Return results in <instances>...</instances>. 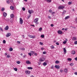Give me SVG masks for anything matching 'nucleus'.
<instances>
[{"instance_id": "nucleus-54", "label": "nucleus", "mask_w": 77, "mask_h": 77, "mask_svg": "<svg viewBox=\"0 0 77 77\" xmlns=\"http://www.w3.org/2000/svg\"><path fill=\"white\" fill-rule=\"evenodd\" d=\"M41 62L38 63V65H41Z\"/></svg>"}, {"instance_id": "nucleus-48", "label": "nucleus", "mask_w": 77, "mask_h": 77, "mask_svg": "<svg viewBox=\"0 0 77 77\" xmlns=\"http://www.w3.org/2000/svg\"><path fill=\"white\" fill-rule=\"evenodd\" d=\"M43 54H46V51L43 52Z\"/></svg>"}, {"instance_id": "nucleus-51", "label": "nucleus", "mask_w": 77, "mask_h": 77, "mask_svg": "<svg viewBox=\"0 0 77 77\" xmlns=\"http://www.w3.org/2000/svg\"><path fill=\"white\" fill-rule=\"evenodd\" d=\"M7 3H8V4H9V3H10V2H9V1H7Z\"/></svg>"}, {"instance_id": "nucleus-34", "label": "nucleus", "mask_w": 77, "mask_h": 77, "mask_svg": "<svg viewBox=\"0 0 77 77\" xmlns=\"http://www.w3.org/2000/svg\"><path fill=\"white\" fill-rule=\"evenodd\" d=\"M41 38H43L44 37V35H41Z\"/></svg>"}, {"instance_id": "nucleus-47", "label": "nucleus", "mask_w": 77, "mask_h": 77, "mask_svg": "<svg viewBox=\"0 0 77 77\" xmlns=\"http://www.w3.org/2000/svg\"><path fill=\"white\" fill-rule=\"evenodd\" d=\"M56 45H59V43L58 42H57L56 43Z\"/></svg>"}, {"instance_id": "nucleus-35", "label": "nucleus", "mask_w": 77, "mask_h": 77, "mask_svg": "<svg viewBox=\"0 0 77 77\" xmlns=\"http://www.w3.org/2000/svg\"><path fill=\"white\" fill-rule=\"evenodd\" d=\"M55 63H59V61H55Z\"/></svg>"}, {"instance_id": "nucleus-57", "label": "nucleus", "mask_w": 77, "mask_h": 77, "mask_svg": "<svg viewBox=\"0 0 77 77\" xmlns=\"http://www.w3.org/2000/svg\"><path fill=\"white\" fill-rule=\"evenodd\" d=\"M41 50H44V48H41Z\"/></svg>"}, {"instance_id": "nucleus-62", "label": "nucleus", "mask_w": 77, "mask_h": 77, "mask_svg": "<svg viewBox=\"0 0 77 77\" xmlns=\"http://www.w3.org/2000/svg\"><path fill=\"white\" fill-rule=\"evenodd\" d=\"M17 42L18 44H20V42L17 41Z\"/></svg>"}, {"instance_id": "nucleus-49", "label": "nucleus", "mask_w": 77, "mask_h": 77, "mask_svg": "<svg viewBox=\"0 0 77 77\" xmlns=\"http://www.w3.org/2000/svg\"><path fill=\"white\" fill-rule=\"evenodd\" d=\"M0 30H1V31H2V32H3V29H2V28H1V27L0 28Z\"/></svg>"}, {"instance_id": "nucleus-17", "label": "nucleus", "mask_w": 77, "mask_h": 77, "mask_svg": "<svg viewBox=\"0 0 77 77\" xmlns=\"http://www.w3.org/2000/svg\"><path fill=\"white\" fill-rule=\"evenodd\" d=\"M77 39V38L75 37H73L72 38V40H73V41H75Z\"/></svg>"}, {"instance_id": "nucleus-13", "label": "nucleus", "mask_w": 77, "mask_h": 77, "mask_svg": "<svg viewBox=\"0 0 77 77\" xmlns=\"http://www.w3.org/2000/svg\"><path fill=\"white\" fill-rule=\"evenodd\" d=\"M63 50L64 53H65V54H66V50L65 48H63Z\"/></svg>"}, {"instance_id": "nucleus-29", "label": "nucleus", "mask_w": 77, "mask_h": 77, "mask_svg": "<svg viewBox=\"0 0 77 77\" xmlns=\"http://www.w3.org/2000/svg\"><path fill=\"white\" fill-rule=\"evenodd\" d=\"M17 64H20V61H17Z\"/></svg>"}, {"instance_id": "nucleus-43", "label": "nucleus", "mask_w": 77, "mask_h": 77, "mask_svg": "<svg viewBox=\"0 0 77 77\" xmlns=\"http://www.w3.org/2000/svg\"><path fill=\"white\" fill-rule=\"evenodd\" d=\"M28 36H29V38H32V35H29Z\"/></svg>"}, {"instance_id": "nucleus-25", "label": "nucleus", "mask_w": 77, "mask_h": 77, "mask_svg": "<svg viewBox=\"0 0 77 77\" xmlns=\"http://www.w3.org/2000/svg\"><path fill=\"white\" fill-rule=\"evenodd\" d=\"M14 69L15 71H18V69L16 68H14Z\"/></svg>"}, {"instance_id": "nucleus-11", "label": "nucleus", "mask_w": 77, "mask_h": 77, "mask_svg": "<svg viewBox=\"0 0 77 77\" xmlns=\"http://www.w3.org/2000/svg\"><path fill=\"white\" fill-rule=\"evenodd\" d=\"M26 64H31V63H30L29 60L26 61Z\"/></svg>"}, {"instance_id": "nucleus-24", "label": "nucleus", "mask_w": 77, "mask_h": 77, "mask_svg": "<svg viewBox=\"0 0 77 77\" xmlns=\"http://www.w3.org/2000/svg\"><path fill=\"white\" fill-rule=\"evenodd\" d=\"M9 51H13V48H9Z\"/></svg>"}, {"instance_id": "nucleus-4", "label": "nucleus", "mask_w": 77, "mask_h": 77, "mask_svg": "<svg viewBox=\"0 0 77 77\" xmlns=\"http://www.w3.org/2000/svg\"><path fill=\"white\" fill-rule=\"evenodd\" d=\"M39 60L40 62H43V61L45 60V58L44 57L41 58Z\"/></svg>"}, {"instance_id": "nucleus-61", "label": "nucleus", "mask_w": 77, "mask_h": 77, "mask_svg": "<svg viewBox=\"0 0 77 77\" xmlns=\"http://www.w3.org/2000/svg\"><path fill=\"white\" fill-rule=\"evenodd\" d=\"M60 72H63V70H60Z\"/></svg>"}, {"instance_id": "nucleus-52", "label": "nucleus", "mask_w": 77, "mask_h": 77, "mask_svg": "<svg viewBox=\"0 0 77 77\" xmlns=\"http://www.w3.org/2000/svg\"><path fill=\"white\" fill-rule=\"evenodd\" d=\"M51 27H53L54 26V25H53V24H51Z\"/></svg>"}, {"instance_id": "nucleus-53", "label": "nucleus", "mask_w": 77, "mask_h": 77, "mask_svg": "<svg viewBox=\"0 0 77 77\" xmlns=\"http://www.w3.org/2000/svg\"><path fill=\"white\" fill-rule=\"evenodd\" d=\"M51 69H54V66H52L51 67Z\"/></svg>"}, {"instance_id": "nucleus-19", "label": "nucleus", "mask_w": 77, "mask_h": 77, "mask_svg": "<svg viewBox=\"0 0 77 77\" xmlns=\"http://www.w3.org/2000/svg\"><path fill=\"white\" fill-rule=\"evenodd\" d=\"M27 69H33V68H32V67H27Z\"/></svg>"}, {"instance_id": "nucleus-12", "label": "nucleus", "mask_w": 77, "mask_h": 77, "mask_svg": "<svg viewBox=\"0 0 77 77\" xmlns=\"http://www.w3.org/2000/svg\"><path fill=\"white\" fill-rule=\"evenodd\" d=\"M5 30H8L9 29V26H6L5 28Z\"/></svg>"}, {"instance_id": "nucleus-45", "label": "nucleus", "mask_w": 77, "mask_h": 77, "mask_svg": "<svg viewBox=\"0 0 77 77\" xmlns=\"http://www.w3.org/2000/svg\"><path fill=\"white\" fill-rule=\"evenodd\" d=\"M49 11L50 13H51V12H52V11H51V10H49Z\"/></svg>"}, {"instance_id": "nucleus-21", "label": "nucleus", "mask_w": 77, "mask_h": 77, "mask_svg": "<svg viewBox=\"0 0 77 77\" xmlns=\"http://www.w3.org/2000/svg\"><path fill=\"white\" fill-rule=\"evenodd\" d=\"M64 72H67L68 70H67V69H64Z\"/></svg>"}, {"instance_id": "nucleus-44", "label": "nucleus", "mask_w": 77, "mask_h": 77, "mask_svg": "<svg viewBox=\"0 0 77 77\" xmlns=\"http://www.w3.org/2000/svg\"><path fill=\"white\" fill-rule=\"evenodd\" d=\"M74 44H75V45H76L77 44V41H76L74 42Z\"/></svg>"}, {"instance_id": "nucleus-60", "label": "nucleus", "mask_w": 77, "mask_h": 77, "mask_svg": "<svg viewBox=\"0 0 77 77\" xmlns=\"http://www.w3.org/2000/svg\"><path fill=\"white\" fill-rule=\"evenodd\" d=\"M75 60H76L77 61V57H76L75 58Z\"/></svg>"}, {"instance_id": "nucleus-31", "label": "nucleus", "mask_w": 77, "mask_h": 77, "mask_svg": "<svg viewBox=\"0 0 77 77\" xmlns=\"http://www.w3.org/2000/svg\"><path fill=\"white\" fill-rule=\"evenodd\" d=\"M30 17H31V14H29V16L28 17V18L27 19H29V18H30Z\"/></svg>"}, {"instance_id": "nucleus-2", "label": "nucleus", "mask_w": 77, "mask_h": 77, "mask_svg": "<svg viewBox=\"0 0 77 77\" xmlns=\"http://www.w3.org/2000/svg\"><path fill=\"white\" fill-rule=\"evenodd\" d=\"M19 22L20 24H23V19H22V18H20Z\"/></svg>"}, {"instance_id": "nucleus-33", "label": "nucleus", "mask_w": 77, "mask_h": 77, "mask_svg": "<svg viewBox=\"0 0 77 77\" xmlns=\"http://www.w3.org/2000/svg\"><path fill=\"white\" fill-rule=\"evenodd\" d=\"M22 10H23V11H26V9H25V8L24 7H23L22 8Z\"/></svg>"}, {"instance_id": "nucleus-38", "label": "nucleus", "mask_w": 77, "mask_h": 77, "mask_svg": "<svg viewBox=\"0 0 77 77\" xmlns=\"http://www.w3.org/2000/svg\"><path fill=\"white\" fill-rule=\"evenodd\" d=\"M66 41H64L63 42V44H66Z\"/></svg>"}, {"instance_id": "nucleus-10", "label": "nucleus", "mask_w": 77, "mask_h": 77, "mask_svg": "<svg viewBox=\"0 0 77 77\" xmlns=\"http://www.w3.org/2000/svg\"><path fill=\"white\" fill-rule=\"evenodd\" d=\"M7 13H6L4 12L3 13V15H4V17H6V16H7Z\"/></svg>"}, {"instance_id": "nucleus-18", "label": "nucleus", "mask_w": 77, "mask_h": 77, "mask_svg": "<svg viewBox=\"0 0 77 77\" xmlns=\"http://www.w3.org/2000/svg\"><path fill=\"white\" fill-rule=\"evenodd\" d=\"M69 18V16H68L67 17H65V20H67V19H68V18Z\"/></svg>"}, {"instance_id": "nucleus-23", "label": "nucleus", "mask_w": 77, "mask_h": 77, "mask_svg": "<svg viewBox=\"0 0 77 77\" xmlns=\"http://www.w3.org/2000/svg\"><path fill=\"white\" fill-rule=\"evenodd\" d=\"M30 52L32 55L35 54V52L34 51H31Z\"/></svg>"}, {"instance_id": "nucleus-46", "label": "nucleus", "mask_w": 77, "mask_h": 77, "mask_svg": "<svg viewBox=\"0 0 77 77\" xmlns=\"http://www.w3.org/2000/svg\"><path fill=\"white\" fill-rule=\"evenodd\" d=\"M21 50H25V48H21Z\"/></svg>"}, {"instance_id": "nucleus-15", "label": "nucleus", "mask_w": 77, "mask_h": 77, "mask_svg": "<svg viewBox=\"0 0 77 77\" xmlns=\"http://www.w3.org/2000/svg\"><path fill=\"white\" fill-rule=\"evenodd\" d=\"M11 18H14V14H12L11 15Z\"/></svg>"}, {"instance_id": "nucleus-1", "label": "nucleus", "mask_w": 77, "mask_h": 77, "mask_svg": "<svg viewBox=\"0 0 77 77\" xmlns=\"http://www.w3.org/2000/svg\"><path fill=\"white\" fill-rule=\"evenodd\" d=\"M38 20H39V19L38 18L35 19L34 20V23H35V24H36V25L38 24L39 23L38 22Z\"/></svg>"}, {"instance_id": "nucleus-8", "label": "nucleus", "mask_w": 77, "mask_h": 77, "mask_svg": "<svg viewBox=\"0 0 77 77\" xmlns=\"http://www.w3.org/2000/svg\"><path fill=\"white\" fill-rule=\"evenodd\" d=\"M11 35V34L10 33H8L7 35H6V37L7 38H8V37H9V36H10Z\"/></svg>"}, {"instance_id": "nucleus-32", "label": "nucleus", "mask_w": 77, "mask_h": 77, "mask_svg": "<svg viewBox=\"0 0 77 77\" xmlns=\"http://www.w3.org/2000/svg\"><path fill=\"white\" fill-rule=\"evenodd\" d=\"M42 30V28H40L38 29V31H41Z\"/></svg>"}, {"instance_id": "nucleus-6", "label": "nucleus", "mask_w": 77, "mask_h": 77, "mask_svg": "<svg viewBox=\"0 0 77 77\" xmlns=\"http://www.w3.org/2000/svg\"><path fill=\"white\" fill-rule=\"evenodd\" d=\"M25 73L26 74H30V71L29 70H26L25 71Z\"/></svg>"}, {"instance_id": "nucleus-37", "label": "nucleus", "mask_w": 77, "mask_h": 77, "mask_svg": "<svg viewBox=\"0 0 77 77\" xmlns=\"http://www.w3.org/2000/svg\"><path fill=\"white\" fill-rule=\"evenodd\" d=\"M32 38H33V39L34 38H35V36L33 35L32 36V37H31Z\"/></svg>"}, {"instance_id": "nucleus-42", "label": "nucleus", "mask_w": 77, "mask_h": 77, "mask_svg": "<svg viewBox=\"0 0 77 77\" xmlns=\"http://www.w3.org/2000/svg\"><path fill=\"white\" fill-rule=\"evenodd\" d=\"M7 57L8 58H9V57H10V55H7Z\"/></svg>"}, {"instance_id": "nucleus-58", "label": "nucleus", "mask_w": 77, "mask_h": 77, "mask_svg": "<svg viewBox=\"0 0 77 77\" xmlns=\"http://www.w3.org/2000/svg\"><path fill=\"white\" fill-rule=\"evenodd\" d=\"M10 21H11V23L13 22V20L11 19V20H10Z\"/></svg>"}, {"instance_id": "nucleus-7", "label": "nucleus", "mask_w": 77, "mask_h": 77, "mask_svg": "<svg viewBox=\"0 0 77 77\" xmlns=\"http://www.w3.org/2000/svg\"><path fill=\"white\" fill-rule=\"evenodd\" d=\"M57 33L58 34H59L60 35H61L62 34V31H61L60 30H59L57 31Z\"/></svg>"}, {"instance_id": "nucleus-56", "label": "nucleus", "mask_w": 77, "mask_h": 77, "mask_svg": "<svg viewBox=\"0 0 77 77\" xmlns=\"http://www.w3.org/2000/svg\"><path fill=\"white\" fill-rule=\"evenodd\" d=\"M31 26H33V27H35V25H31Z\"/></svg>"}, {"instance_id": "nucleus-41", "label": "nucleus", "mask_w": 77, "mask_h": 77, "mask_svg": "<svg viewBox=\"0 0 77 77\" xmlns=\"http://www.w3.org/2000/svg\"><path fill=\"white\" fill-rule=\"evenodd\" d=\"M5 8H3L2 9V11H5Z\"/></svg>"}, {"instance_id": "nucleus-22", "label": "nucleus", "mask_w": 77, "mask_h": 77, "mask_svg": "<svg viewBox=\"0 0 77 77\" xmlns=\"http://www.w3.org/2000/svg\"><path fill=\"white\" fill-rule=\"evenodd\" d=\"M51 49H54V47L53 45L51 46Z\"/></svg>"}, {"instance_id": "nucleus-16", "label": "nucleus", "mask_w": 77, "mask_h": 77, "mask_svg": "<svg viewBox=\"0 0 77 77\" xmlns=\"http://www.w3.org/2000/svg\"><path fill=\"white\" fill-rule=\"evenodd\" d=\"M10 8L11 9V10H14V7H13V6H10Z\"/></svg>"}, {"instance_id": "nucleus-9", "label": "nucleus", "mask_w": 77, "mask_h": 77, "mask_svg": "<svg viewBox=\"0 0 77 77\" xmlns=\"http://www.w3.org/2000/svg\"><path fill=\"white\" fill-rule=\"evenodd\" d=\"M71 54H75V51L74 50L72 51L71 52Z\"/></svg>"}, {"instance_id": "nucleus-36", "label": "nucleus", "mask_w": 77, "mask_h": 77, "mask_svg": "<svg viewBox=\"0 0 77 77\" xmlns=\"http://www.w3.org/2000/svg\"><path fill=\"white\" fill-rule=\"evenodd\" d=\"M28 54L30 56H32V54L30 53H28Z\"/></svg>"}, {"instance_id": "nucleus-20", "label": "nucleus", "mask_w": 77, "mask_h": 77, "mask_svg": "<svg viewBox=\"0 0 77 77\" xmlns=\"http://www.w3.org/2000/svg\"><path fill=\"white\" fill-rule=\"evenodd\" d=\"M43 65H44V66H46V65H47V63L46 62H44L43 63Z\"/></svg>"}, {"instance_id": "nucleus-39", "label": "nucleus", "mask_w": 77, "mask_h": 77, "mask_svg": "<svg viewBox=\"0 0 77 77\" xmlns=\"http://www.w3.org/2000/svg\"><path fill=\"white\" fill-rule=\"evenodd\" d=\"M3 42L4 44H5L6 43V41H5V40H4L3 41Z\"/></svg>"}, {"instance_id": "nucleus-5", "label": "nucleus", "mask_w": 77, "mask_h": 77, "mask_svg": "<svg viewBox=\"0 0 77 77\" xmlns=\"http://www.w3.org/2000/svg\"><path fill=\"white\" fill-rule=\"evenodd\" d=\"M54 67L57 69H60V66L59 65H55L54 66Z\"/></svg>"}, {"instance_id": "nucleus-28", "label": "nucleus", "mask_w": 77, "mask_h": 77, "mask_svg": "<svg viewBox=\"0 0 77 77\" xmlns=\"http://www.w3.org/2000/svg\"><path fill=\"white\" fill-rule=\"evenodd\" d=\"M68 60L69 61H71L72 60V59L71 58H68Z\"/></svg>"}, {"instance_id": "nucleus-63", "label": "nucleus", "mask_w": 77, "mask_h": 77, "mask_svg": "<svg viewBox=\"0 0 77 77\" xmlns=\"http://www.w3.org/2000/svg\"><path fill=\"white\" fill-rule=\"evenodd\" d=\"M75 75H77V72H75Z\"/></svg>"}, {"instance_id": "nucleus-64", "label": "nucleus", "mask_w": 77, "mask_h": 77, "mask_svg": "<svg viewBox=\"0 0 77 77\" xmlns=\"http://www.w3.org/2000/svg\"><path fill=\"white\" fill-rule=\"evenodd\" d=\"M75 22H76V23H77V19L75 20Z\"/></svg>"}, {"instance_id": "nucleus-14", "label": "nucleus", "mask_w": 77, "mask_h": 77, "mask_svg": "<svg viewBox=\"0 0 77 77\" xmlns=\"http://www.w3.org/2000/svg\"><path fill=\"white\" fill-rule=\"evenodd\" d=\"M66 11L65 10H64L63 11V12L62 13V15H63L64 14H66Z\"/></svg>"}, {"instance_id": "nucleus-40", "label": "nucleus", "mask_w": 77, "mask_h": 77, "mask_svg": "<svg viewBox=\"0 0 77 77\" xmlns=\"http://www.w3.org/2000/svg\"><path fill=\"white\" fill-rule=\"evenodd\" d=\"M68 4L69 5H71L72 4V2H69L68 3Z\"/></svg>"}, {"instance_id": "nucleus-27", "label": "nucleus", "mask_w": 77, "mask_h": 77, "mask_svg": "<svg viewBox=\"0 0 77 77\" xmlns=\"http://www.w3.org/2000/svg\"><path fill=\"white\" fill-rule=\"evenodd\" d=\"M47 1L48 3H51V0H47Z\"/></svg>"}, {"instance_id": "nucleus-30", "label": "nucleus", "mask_w": 77, "mask_h": 77, "mask_svg": "<svg viewBox=\"0 0 77 77\" xmlns=\"http://www.w3.org/2000/svg\"><path fill=\"white\" fill-rule=\"evenodd\" d=\"M69 65H70V66H73V65H74V63H71L70 64H69Z\"/></svg>"}, {"instance_id": "nucleus-55", "label": "nucleus", "mask_w": 77, "mask_h": 77, "mask_svg": "<svg viewBox=\"0 0 77 77\" xmlns=\"http://www.w3.org/2000/svg\"><path fill=\"white\" fill-rule=\"evenodd\" d=\"M34 54L35 56H37V54L36 53H35Z\"/></svg>"}, {"instance_id": "nucleus-26", "label": "nucleus", "mask_w": 77, "mask_h": 77, "mask_svg": "<svg viewBox=\"0 0 77 77\" xmlns=\"http://www.w3.org/2000/svg\"><path fill=\"white\" fill-rule=\"evenodd\" d=\"M32 11L31 10H29L28 11V12L29 13V14H32Z\"/></svg>"}, {"instance_id": "nucleus-3", "label": "nucleus", "mask_w": 77, "mask_h": 77, "mask_svg": "<svg viewBox=\"0 0 77 77\" xmlns=\"http://www.w3.org/2000/svg\"><path fill=\"white\" fill-rule=\"evenodd\" d=\"M65 8V7L63 6H60L58 7L59 9H63Z\"/></svg>"}, {"instance_id": "nucleus-50", "label": "nucleus", "mask_w": 77, "mask_h": 77, "mask_svg": "<svg viewBox=\"0 0 77 77\" xmlns=\"http://www.w3.org/2000/svg\"><path fill=\"white\" fill-rule=\"evenodd\" d=\"M39 44H40V45H43V43H42V42H40L39 43Z\"/></svg>"}, {"instance_id": "nucleus-59", "label": "nucleus", "mask_w": 77, "mask_h": 77, "mask_svg": "<svg viewBox=\"0 0 77 77\" xmlns=\"http://www.w3.org/2000/svg\"><path fill=\"white\" fill-rule=\"evenodd\" d=\"M10 1L11 3H12V2H13V0H10Z\"/></svg>"}]
</instances>
